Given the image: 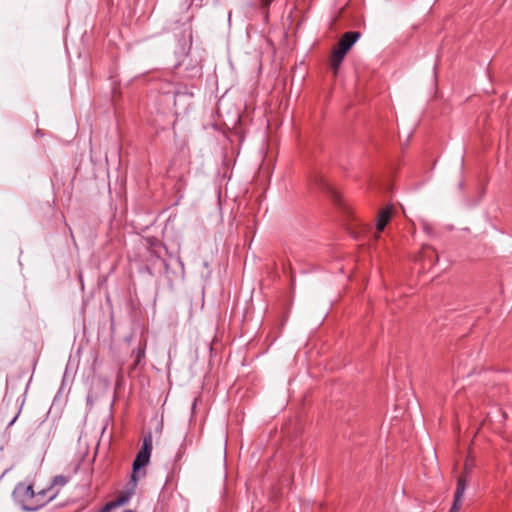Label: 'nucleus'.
<instances>
[{
	"label": "nucleus",
	"instance_id": "nucleus-1",
	"mask_svg": "<svg viewBox=\"0 0 512 512\" xmlns=\"http://www.w3.org/2000/svg\"><path fill=\"white\" fill-rule=\"evenodd\" d=\"M14 501L26 511H37L56 496L51 488L36 492L33 485L24 482L18 483L13 490Z\"/></svg>",
	"mask_w": 512,
	"mask_h": 512
},
{
	"label": "nucleus",
	"instance_id": "nucleus-2",
	"mask_svg": "<svg viewBox=\"0 0 512 512\" xmlns=\"http://www.w3.org/2000/svg\"><path fill=\"white\" fill-rule=\"evenodd\" d=\"M152 446H153L152 436H151V434H148L147 436L144 437L142 447L138 451V453L133 461V472L131 475V480L134 483H136L139 478L140 469L144 468L149 463ZM144 475H145V472H142L141 476H144Z\"/></svg>",
	"mask_w": 512,
	"mask_h": 512
},
{
	"label": "nucleus",
	"instance_id": "nucleus-3",
	"mask_svg": "<svg viewBox=\"0 0 512 512\" xmlns=\"http://www.w3.org/2000/svg\"><path fill=\"white\" fill-rule=\"evenodd\" d=\"M359 37L360 33L357 31H349L344 33L332 51L342 57H345L348 50L354 45Z\"/></svg>",
	"mask_w": 512,
	"mask_h": 512
},
{
	"label": "nucleus",
	"instance_id": "nucleus-4",
	"mask_svg": "<svg viewBox=\"0 0 512 512\" xmlns=\"http://www.w3.org/2000/svg\"><path fill=\"white\" fill-rule=\"evenodd\" d=\"M416 261L422 263L423 269L430 270L438 261V254L433 247L424 245L417 256Z\"/></svg>",
	"mask_w": 512,
	"mask_h": 512
},
{
	"label": "nucleus",
	"instance_id": "nucleus-5",
	"mask_svg": "<svg viewBox=\"0 0 512 512\" xmlns=\"http://www.w3.org/2000/svg\"><path fill=\"white\" fill-rule=\"evenodd\" d=\"M467 488V478L461 475L457 479L456 490L454 493V500L449 512H458L462 506V501Z\"/></svg>",
	"mask_w": 512,
	"mask_h": 512
},
{
	"label": "nucleus",
	"instance_id": "nucleus-6",
	"mask_svg": "<svg viewBox=\"0 0 512 512\" xmlns=\"http://www.w3.org/2000/svg\"><path fill=\"white\" fill-rule=\"evenodd\" d=\"M392 213V206H387L379 211L376 219V231L373 236L375 240L380 238V233L385 229L387 224L390 222Z\"/></svg>",
	"mask_w": 512,
	"mask_h": 512
},
{
	"label": "nucleus",
	"instance_id": "nucleus-7",
	"mask_svg": "<svg viewBox=\"0 0 512 512\" xmlns=\"http://www.w3.org/2000/svg\"><path fill=\"white\" fill-rule=\"evenodd\" d=\"M146 247L151 253V256H154L156 258H159V249L161 247L160 242L157 239L154 238H146L145 239Z\"/></svg>",
	"mask_w": 512,
	"mask_h": 512
},
{
	"label": "nucleus",
	"instance_id": "nucleus-8",
	"mask_svg": "<svg viewBox=\"0 0 512 512\" xmlns=\"http://www.w3.org/2000/svg\"><path fill=\"white\" fill-rule=\"evenodd\" d=\"M343 59H344V57H342L332 51L331 57H330V66L335 75L337 74L338 69H339Z\"/></svg>",
	"mask_w": 512,
	"mask_h": 512
},
{
	"label": "nucleus",
	"instance_id": "nucleus-9",
	"mask_svg": "<svg viewBox=\"0 0 512 512\" xmlns=\"http://www.w3.org/2000/svg\"><path fill=\"white\" fill-rule=\"evenodd\" d=\"M68 482V478L62 475L55 476L53 478L52 484L53 485H60L63 486Z\"/></svg>",
	"mask_w": 512,
	"mask_h": 512
},
{
	"label": "nucleus",
	"instance_id": "nucleus-10",
	"mask_svg": "<svg viewBox=\"0 0 512 512\" xmlns=\"http://www.w3.org/2000/svg\"><path fill=\"white\" fill-rule=\"evenodd\" d=\"M128 500H129V496L121 495L115 501L110 502V505L121 506V505H124L125 503H127Z\"/></svg>",
	"mask_w": 512,
	"mask_h": 512
},
{
	"label": "nucleus",
	"instance_id": "nucleus-11",
	"mask_svg": "<svg viewBox=\"0 0 512 512\" xmlns=\"http://www.w3.org/2000/svg\"><path fill=\"white\" fill-rule=\"evenodd\" d=\"M261 1V7L267 8L273 0H260Z\"/></svg>",
	"mask_w": 512,
	"mask_h": 512
},
{
	"label": "nucleus",
	"instance_id": "nucleus-12",
	"mask_svg": "<svg viewBox=\"0 0 512 512\" xmlns=\"http://www.w3.org/2000/svg\"><path fill=\"white\" fill-rule=\"evenodd\" d=\"M115 507H117V506L116 505H110V502H109V503H107L105 505L104 510H110V509L115 508Z\"/></svg>",
	"mask_w": 512,
	"mask_h": 512
},
{
	"label": "nucleus",
	"instance_id": "nucleus-13",
	"mask_svg": "<svg viewBox=\"0 0 512 512\" xmlns=\"http://www.w3.org/2000/svg\"><path fill=\"white\" fill-rule=\"evenodd\" d=\"M143 356H144V352H143V351H141V350H139V351H138V355H137V362H139V361H140V358H141V357H143Z\"/></svg>",
	"mask_w": 512,
	"mask_h": 512
},
{
	"label": "nucleus",
	"instance_id": "nucleus-14",
	"mask_svg": "<svg viewBox=\"0 0 512 512\" xmlns=\"http://www.w3.org/2000/svg\"><path fill=\"white\" fill-rule=\"evenodd\" d=\"M36 135H37V136L42 137V136H43V133H42V131H41V130L37 129V130H36Z\"/></svg>",
	"mask_w": 512,
	"mask_h": 512
},
{
	"label": "nucleus",
	"instance_id": "nucleus-15",
	"mask_svg": "<svg viewBox=\"0 0 512 512\" xmlns=\"http://www.w3.org/2000/svg\"><path fill=\"white\" fill-rule=\"evenodd\" d=\"M332 195L335 198L336 201H339L338 195L336 192L332 191Z\"/></svg>",
	"mask_w": 512,
	"mask_h": 512
},
{
	"label": "nucleus",
	"instance_id": "nucleus-16",
	"mask_svg": "<svg viewBox=\"0 0 512 512\" xmlns=\"http://www.w3.org/2000/svg\"><path fill=\"white\" fill-rule=\"evenodd\" d=\"M16 419H17V416H15V417L11 420V422L9 423V425H8V426L13 425V424H14V422L16 421Z\"/></svg>",
	"mask_w": 512,
	"mask_h": 512
},
{
	"label": "nucleus",
	"instance_id": "nucleus-17",
	"mask_svg": "<svg viewBox=\"0 0 512 512\" xmlns=\"http://www.w3.org/2000/svg\"><path fill=\"white\" fill-rule=\"evenodd\" d=\"M6 471H4L1 475H0V480L2 479V477L5 475Z\"/></svg>",
	"mask_w": 512,
	"mask_h": 512
}]
</instances>
